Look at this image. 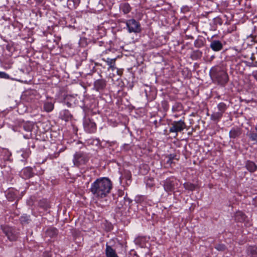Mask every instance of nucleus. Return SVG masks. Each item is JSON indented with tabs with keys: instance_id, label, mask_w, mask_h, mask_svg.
Wrapping results in <instances>:
<instances>
[{
	"instance_id": "nucleus-1",
	"label": "nucleus",
	"mask_w": 257,
	"mask_h": 257,
	"mask_svg": "<svg viewBox=\"0 0 257 257\" xmlns=\"http://www.w3.org/2000/svg\"><path fill=\"white\" fill-rule=\"evenodd\" d=\"M112 188L111 181L107 178L97 179L92 184L90 191L97 198L106 197Z\"/></svg>"
},
{
	"instance_id": "nucleus-2",
	"label": "nucleus",
	"mask_w": 257,
	"mask_h": 257,
	"mask_svg": "<svg viewBox=\"0 0 257 257\" xmlns=\"http://www.w3.org/2000/svg\"><path fill=\"white\" fill-rule=\"evenodd\" d=\"M89 160L88 156L81 152H76L73 158V163L76 166L79 167L80 165L85 164Z\"/></svg>"
},
{
	"instance_id": "nucleus-3",
	"label": "nucleus",
	"mask_w": 257,
	"mask_h": 257,
	"mask_svg": "<svg viewBox=\"0 0 257 257\" xmlns=\"http://www.w3.org/2000/svg\"><path fill=\"white\" fill-rule=\"evenodd\" d=\"M4 233L11 241L16 240L18 238V232L16 230L8 226H1Z\"/></svg>"
},
{
	"instance_id": "nucleus-4",
	"label": "nucleus",
	"mask_w": 257,
	"mask_h": 257,
	"mask_svg": "<svg viewBox=\"0 0 257 257\" xmlns=\"http://www.w3.org/2000/svg\"><path fill=\"white\" fill-rule=\"evenodd\" d=\"M130 32H137L140 31V26L135 20H130L126 23Z\"/></svg>"
},
{
	"instance_id": "nucleus-5",
	"label": "nucleus",
	"mask_w": 257,
	"mask_h": 257,
	"mask_svg": "<svg viewBox=\"0 0 257 257\" xmlns=\"http://www.w3.org/2000/svg\"><path fill=\"white\" fill-rule=\"evenodd\" d=\"M132 175L130 172H124V174L120 177L121 183H125L126 185H130L131 182Z\"/></svg>"
},
{
	"instance_id": "nucleus-6",
	"label": "nucleus",
	"mask_w": 257,
	"mask_h": 257,
	"mask_svg": "<svg viewBox=\"0 0 257 257\" xmlns=\"http://www.w3.org/2000/svg\"><path fill=\"white\" fill-rule=\"evenodd\" d=\"M210 48L214 51H219L222 48V43L218 40L212 41L210 45Z\"/></svg>"
},
{
	"instance_id": "nucleus-7",
	"label": "nucleus",
	"mask_w": 257,
	"mask_h": 257,
	"mask_svg": "<svg viewBox=\"0 0 257 257\" xmlns=\"http://www.w3.org/2000/svg\"><path fill=\"white\" fill-rule=\"evenodd\" d=\"M105 254L106 257H118L115 250L107 244L106 245Z\"/></svg>"
},
{
	"instance_id": "nucleus-8",
	"label": "nucleus",
	"mask_w": 257,
	"mask_h": 257,
	"mask_svg": "<svg viewBox=\"0 0 257 257\" xmlns=\"http://www.w3.org/2000/svg\"><path fill=\"white\" fill-rule=\"evenodd\" d=\"M218 81L221 84L226 83L227 81V75L223 71H222L219 75L216 76Z\"/></svg>"
},
{
	"instance_id": "nucleus-9",
	"label": "nucleus",
	"mask_w": 257,
	"mask_h": 257,
	"mask_svg": "<svg viewBox=\"0 0 257 257\" xmlns=\"http://www.w3.org/2000/svg\"><path fill=\"white\" fill-rule=\"evenodd\" d=\"M234 217L236 221L238 222H242L245 220L246 216L243 212L241 211H237L236 212Z\"/></svg>"
},
{
	"instance_id": "nucleus-10",
	"label": "nucleus",
	"mask_w": 257,
	"mask_h": 257,
	"mask_svg": "<svg viewBox=\"0 0 257 257\" xmlns=\"http://www.w3.org/2000/svg\"><path fill=\"white\" fill-rule=\"evenodd\" d=\"M105 86V81L102 80H98L94 83V87L97 90L102 89Z\"/></svg>"
},
{
	"instance_id": "nucleus-11",
	"label": "nucleus",
	"mask_w": 257,
	"mask_h": 257,
	"mask_svg": "<svg viewBox=\"0 0 257 257\" xmlns=\"http://www.w3.org/2000/svg\"><path fill=\"white\" fill-rule=\"evenodd\" d=\"M246 168L247 169L251 172L255 171L257 167L255 163L253 162L248 161L246 163Z\"/></svg>"
},
{
	"instance_id": "nucleus-12",
	"label": "nucleus",
	"mask_w": 257,
	"mask_h": 257,
	"mask_svg": "<svg viewBox=\"0 0 257 257\" xmlns=\"http://www.w3.org/2000/svg\"><path fill=\"white\" fill-rule=\"evenodd\" d=\"M165 190L167 192L172 191L174 190V185L172 181H166L164 185Z\"/></svg>"
},
{
	"instance_id": "nucleus-13",
	"label": "nucleus",
	"mask_w": 257,
	"mask_h": 257,
	"mask_svg": "<svg viewBox=\"0 0 257 257\" xmlns=\"http://www.w3.org/2000/svg\"><path fill=\"white\" fill-rule=\"evenodd\" d=\"M23 177L24 178H29L33 176L32 169L29 168H26L23 170Z\"/></svg>"
},
{
	"instance_id": "nucleus-14",
	"label": "nucleus",
	"mask_w": 257,
	"mask_h": 257,
	"mask_svg": "<svg viewBox=\"0 0 257 257\" xmlns=\"http://www.w3.org/2000/svg\"><path fill=\"white\" fill-rule=\"evenodd\" d=\"M46 234L50 237H53L57 234V230L53 227L50 228L46 231Z\"/></svg>"
},
{
	"instance_id": "nucleus-15",
	"label": "nucleus",
	"mask_w": 257,
	"mask_h": 257,
	"mask_svg": "<svg viewBox=\"0 0 257 257\" xmlns=\"http://www.w3.org/2000/svg\"><path fill=\"white\" fill-rule=\"evenodd\" d=\"M248 252L252 257H257V247H250L248 249Z\"/></svg>"
},
{
	"instance_id": "nucleus-16",
	"label": "nucleus",
	"mask_w": 257,
	"mask_h": 257,
	"mask_svg": "<svg viewBox=\"0 0 257 257\" xmlns=\"http://www.w3.org/2000/svg\"><path fill=\"white\" fill-rule=\"evenodd\" d=\"M184 123L183 121L180 120L175 122L174 123L173 128H184Z\"/></svg>"
},
{
	"instance_id": "nucleus-17",
	"label": "nucleus",
	"mask_w": 257,
	"mask_h": 257,
	"mask_svg": "<svg viewBox=\"0 0 257 257\" xmlns=\"http://www.w3.org/2000/svg\"><path fill=\"white\" fill-rule=\"evenodd\" d=\"M222 114L223 113H222L221 111H217V112H214L212 115H211V118L213 120H217L218 119H219L220 118H221V117L222 116Z\"/></svg>"
},
{
	"instance_id": "nucleus-18",
	"label": "nucleus",
	"mask_w": 257,
	"mask_h": 257,
	"mask_svg": "<svg viewBox=\"0 0 257 257\" xmlns=\"http://www.w3.org/2000/svg\"><path fill=\"white\" fill-rule=\"evenodd\" d=\"M240 134V130H231L229 132L230 137L231 138H235Z\"/></svg>"
},
{
	"instance_id": "nucleus-19",
	"label": "nucleus",
	"mask_w": 257,
	"mask_h": 257,
	"mask_svg": "<svg viewBox=\"0 0 257 257\" xmlns=\"http://www.w3.org/2000/svg\"><path fill=\"white\" fill-rule=\"evenodd\" d=\"M39 205L40 207L44 208L45 209H47L49 207V204L47 200H43L40 201Z\"/></svg>"
},
{
	"instance_id": "nucleus-20",
	"label": "nucleus",
	"mask_w": 257,
	"mask_h": 257,
	"mask_svg": "<svg viewBox=\"0 0 257 257\" xmlns=\"http://www.w3.org/2000/svg\"><path fill=\"white\" fill-rule=\"evenodd\" d=\"M16 197V195L12 191H9L7 194V199L10 201H13Z\"/></svg>"
},
{
	"instance_id": "nucleus-21",
	"label": "nucleus",
	"mask_w": 257,
	"mask_h": 257,
	"mask_svg": "<svg viewBox=\"0 0 257 257\" xmlns=\"http://www.w3.org/2000/svg\"><path fill=\"white\" fill-rule=\"evenodd\" d=\"M184 188L189 190H193L195 188V186L191 183H185L184 184Z\"/></svg>"
},
{
	"instance_id": "nucleus-22",
	"label": "nucleus",
	"mask_w": 257,
	"mask_h": 257,
	"mask_svg": "<svg viewBox=\"0 0 257 257\" xmlns=\"http://www.w3.org/2000/svg\"><path fill=\"white\" fill-rule=\"evenodd\" d=\"M53 107V104L50 102L46 103L44 105V108L47 111H50L52 110Z\"/></svg>"
},
{
	"instance_id": "nucleus-23",
	"label": "nucleus",
	"mask_w": 257,
	"mask_h": 257,
	"mask_svg": "<svg viewBox=\"0 0 257 257\" xmlns=\"http://www.w3.org/2000/svg\"><path fill=\"white\" fill-rule=\"evenodd\" d=\"M121 9L124 14H127L130 11V7L128 4H124L121 6Z\"/></svg>"
},
{
	"instance_id": "nucleus-24",
	"label": "nucleus",
	"mask_w": 257,
	"mask_h": 257,
	"mask_svg": "<svg viewBox=\"0 0 257 257\" xmlns=\"http://www.w3.org/2000/svg\"><path fill=\"white\" fill-rule=\"evenodd\" d=\"M217 107L219 111L223 113L225 109V105L223 103H220L218 104Z\"/></svg>"
},
{
	"instance_id": "nucleus-25",
	"label": "nucleus",
	"mask_w": 257,
	"mask_h": 257,
	"mask_svg": "<svg viewBox=\"0 0 257 257\" xmlns=\"http://www.w3.org/2000/svg\"><path fill=\"white\" fill-rule=\"evenodd\" d=\"M215 247L219 251H224L226 249L225 246L222 244H217Z\"/></svg>"
},
{
	"instance_id": "nucleus-26",
	"label": "nucleus",
	"mask_w": 257,
	"mask_h": 257,
	"mask_svg": "<svg viewBox=\"0 0 257 257\" xmlns=\"http://www.w3.org/2000/svg\"><path fill=\"white\" fill-rule=\"evenodd\" d=\"M144 197L143 196H137L135 200L138 203H141L144 201Z\"/></svg>"
},
{
	"instance_id": "nucleus-27",
	"label": "nucleus",
	"mask_w": 257,
	"mask_h": 257,
	"mask_svg": "<svg viewBox=\"0 0 257 257\" xmlns=\"http://www.w3.org/2000/svg\"><path fill=\"white\" fill-rule=\"evenodd\" d=\"M167 159V164L169 165H171L173 163V159H174V156L172 155H170L169 157H166Z\"/></svg>"
},
{
	"instance_id": "nucleus-28",
	"label": "nucleus",
	"mask_w": 257,
	"mask_h": 257,
	"mask_svg": "<svg viewBox=\"0 0 257 257\" xmlns=\"http://www.w3.org/2000/svg\"><path fill=\"white\" fill-rule=\"evenodd\" d=\"M30 153H31V152H30V150L28 149V150H26V153L22 154V155L24 158H27L29 156V154H30Z\"/></svg>"
},
{
	"instance_id": "nucleus-29",
	"label": "nucleus",
	"mask_w": 257,
	"mask_h": 257,
	"mask_svg": "<svg viewBox=\"0 0 257 257\" xmlns=\"http://www.w3.org/2000/svg\"><path fill=\"white\" fill-rule=\"evenodd\" d=\"M0 77L2 78H8V75L4 72H0Z\"/></svg>"
},
{
	"instance_id": "nucleus-30",
	"label": "nucleus",
	"mask_w": 257,
	"mask_h": 257,
	"mask_svg": "<svg viewBox=\"0 0 257 257\" xmlns=\"http://www.w3.org/2000/svg\"><path fill=\"white\" fill-rule=\"evenodd\" d=\"M113 62V60H110V62L108 61V63H109V64L110 65V68H111L112 70L114 68V66L112 65Z\"/></svg>"
},
{
	"instance_id": "nucleus-31",
	"label": "nucleus",
	"mask_w": 257,
	"mask_h": 257,
	"mask_svg": "<svg viewBox=\"0 0 257 257\" xmlns=\"http://www.w3.org/2000/svg\"><path fill=\"white\" fill-rule=\"evenodd\" d=\"M182 130L179 129V130H170V132L172 133H176L178 131H181Z\"/></svg>"
},
{
	"instance_id": "nucleus-32",
	"label": "nucleus",
	"mask_w": 257,
	"mask_h": 257,
	"mask_svg": "<svg viewBox=\"0 0 257 257\" xmlns=\"http://www.w3.org/2000/svg\"><path fill=\"white\" fill-rule=\"evenodd\" d=\"M147 185H148L149 186H153V183H151V184H149V182L147 183Z\"/></svg>"
},
{
	"instance_id": "nucleus-33",
	"label": "nucleus",
	"mask_w": 257,
	"mask_h": 257,
	"mask_svg": "<svg viewBox=\"0 0 257 257\" xmlns=\"http://www.w3.org/2000/svg\"><path fill=\"white\" fill-rule=\"evenodd\" d=\"M36 2H38V3H41L42 2V0H35Z\"/></svg>"
},
{
	"instance_id": "nucleus-34",
	"label": "nucleus",
	"mask_w": 257,
	"mask_h": 257,
	"mask_svg": "<svg viewBox=\"0 0 257 257\" xmlns=\"http://www.w3.org/2000/svg\"><path fill=\"white\" fill-rule=\"evenodd\" d=\"M191 134V133H190V132H188V135H190Z\"/></svg>"
},
{
	"instance_id": "nucleus-35",
	"label": "nucleus",
	"mask_w": 257,
	"mask_h": 257,
	"mask_svg": "<svg viewBox=\"0 0 257 257\" xmlns=\"http://www.w3.org/2000/svg\"><path fill=\"white\" fill-rule=\"evenodd\" d=\"M149 180H150L151 182H152V179H149Z\"/></svg>"
},
{
	"instance_id": "nucleus-36",
	"label": "nucleus",
	"mask_w": 257,
	"mask_h": 257,
	"mask_svg": "<svg viewBox=\"0 0 257 257\" xmlns=\"http://www.w3.org/2000/svg\"><path fill=\"white\" fill-rule=\"evenodd\" d=\"M125 146H126V147H127V145H124V147H125Z\"/></svg>"
}]
</instances>
